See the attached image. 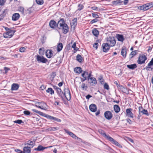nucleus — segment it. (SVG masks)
<instances>
[{"label": "nucleus", "instance_id": "nucleus-1", "mask_svg": "<svg viewBox=\"0 0 153 153\" xmlns=\"http://www.w3.org/2000/svg\"><path fill=\"white\" fill-rule=\"evenodd\" d=\"M106 43L110 46L113 47L116 44V41L114 37H109L107 38Z\"/></svg>", "mask_w": 153, "mask_h": 153}, {"label": "nucleus", "instance_id": "nucleus-2", "mask_svg": "<svg viewBox=\"0 0 153 153\" xmlns=\"http://www.w3.org/2000/svg\"><path fill=\"white\" fill-rule=\"evenodd\" d=\"M147 59V58L145 55H140L137 60V62L139 64H142L145 62Z\"/></svg>", "mask_w": 153, "mask_h": 153}, {"label": "nucleus", "instance_id": "nucleus-3", "mask_svg": "<svg viewBox=\"0 0 153 153\" xmlns=\"http://www.w3.org/2000/svg\"><path fill=\"white\" fill-rule=\"evenodd\" d=\"M16 30H11L3 34V36L5 38H11L14 35Z\"/></svg>", "mask_w": 153, "mask_h": 153}, {"label": "nucleus", "instance_id": "nucleus-4", "mask_svg": "<svg viewBox=\"0 0 153 153\" xmlns=\"http://www.w3.org/2000/svg\"><path fill=\"white\" fill-rule=\"evenodd\" d=\"M64 91V94H65L64 95V96H65L67 100H70L71 99V94L69 89L68 88L67 89L65 88Z\"/></svg>", "mask_w": 153, "mask_h": 153}, {"label": "nucleus", "instance_id": "nucleus-5", "mask_svg": "<svg viewBox=\"0 0 153 153\" xmlns=\"http://www.w3.org/2000/svg\"><path fill=\"white\" fill-rule=\"evenodd\" d=\"M36 59L39 62L46 63L48 61V60L43 56H41L39 55L37 56Z\"/></svg>", "mask_w": 153, "mask_h": 153}, {"label": "nucleus", "instance_id": "nucleus-6", "mask_svg": "<svg viewBox=\"0 0 153 153\" xmlns=\"http://www.w3.org/2000/svg\"><path fill=\"white\" fill-rule=\"evenodd\" d=\"M107 139L110 141L112 143L115 145L118 146L119 147H122L121 145L116 140H114L110 136H108Z\"/></svg>", "mask_w": 153, "mask_h": 153}, {"label": "nucleus", "instance_id": "nucleus-7", "mask_svg": "<svg viewBox=\"0 0 153 153\" xmlns=\"http://www.w3.org/2000/svg\"><path fill=\"white\" fill-rule=\"evenodd\" d=\"M132 109L131 108H129L126 109V115L128 117L133 118L134 117V114L132 112Z\"/></svg>", "mask_w": 153, "mask_h": 153}, {"label": "nucleus", "instance_id": "nucleus-8", "mask_svg": "<svg viewBox=\"0 0 153 153\" xmlns=\"http://www.w3.org/2000/svg\"><path fill=\"white\" fill-rule=\"evenodd\" d=\"M104 114L105 118L108 120H110L112 117L113 114L109 111H105Z\"/></svg>", "mask_w": 153, "mask_h": 153}, {"label": "nucleus", "instance_id": "nucleus-9", "mask_svg": "<svg viewBox=\"0 0 153 153\" xmlns=\"http://www.w3.org/2000/svg\"><path fill=\"white\" fill-rule=\"evenodd\" d=\"M45 117L51 120H53L58 122H61V120L57 118L46 114Z\"/></svg>", "mask_w": 153, "mask_h": 153}, {"label": "nucleus", "instance_id": "nucleus-10", "mask_svg": "<svg viewBox=\"0 0 153 153\" xmlns=\"http://www.w3.org/2000/svg\"><path fill=\"white\" fill-rule=\"evenodd\" d=\"M110 46L107 43H103L102 45L103 50L104 52H107L110 49Z\"/></svg>", "mask_w": 153, "mask_h": 153}, {"label": "nucleus", "instance_id": "nucleus-11", "mask_svg": "<svg viewBox=\"0 0 153 153\" xmlns=\"http://www.w3.org/2000/svg\"><path fill=\"white\" fill-rule=\"evenodd\" d=\"M59 28L62 29L63 32L64 34L67 33L69 29L68 26L67 24L64 25V26L60 27Z\"/></svg>", "mask_w": 153, "mask_h": 153}, {"label": "nucleus", "instance_id": "nucleus-12", "mask_svg": "<svg viewBox=\"0 0 153 153\" xmlns=\"http://www.w3.org/2000/svg\"><path fill=\"white\" fill-rule=\"evenodd\" d=\"M56 92L58 95L63 99L64 97V95H65V94H64V93L62 91L61 89L59 88V89L56 91Z\"/></svg>", "mask_w": 153, "mask_h": 153}, {"label": "nucleus", "instance_id": "nucleus-13", "mask_svg": "<svg viewBox=\"0 0 153 153\" xmlns=\"http://www.w3.org/2000/svg\"><path fill=\"white\" fill-rule=\"evenodd\" d=\"M53 51L51 50H47L46 53V56L49 58H51L53 55Z\"/></svg>", "mask_w": 153, "mask_h": 153}, {"label": "nucleus", "instance_id": "nucleus-14", "mask_svg": "<svg viewBox=\"0 0 153 153\" xmlns=\"http://www.w3.org/2000/svg\"><path fill=\"white\" fill-rule=\"evenodd\" d=\"M89 82L91 85H94L97 83V82L95 78L94 77H91L89 79Z\"/></svg>", "mask_w": 153, "mask_h": 153}, {"label": "nucleus", "instance_id": "nucleus-15", "mask_svg": "<svg viewBox=\"0 0 153 153\" xmlns=\"http://www.w3.org/2000/svg\"><path fill=\"white\" fill-rule=\"evenodd\" d=\"M35 141H33L30 140H29L27 142V143L25 144V145H27L29 146L30 148H33L35 145Z\"/></svg>", "mask_w": 153, "mask_h": 153}, {"label": "nucleus", "instance_id": "nucleus-16", "mask_svg": "<svg viewBox=\"0 0 153 153\" xmlns=\"http://www.w3.org/2000/svg\"><path fill=\"white\" fill-rule=\"evenodd\" d=\"M20 16V15L18 13H15L13 15L12 19L13 21H16L19 19Z\"/></svg>", "mask_w": 153, "mask_h": 153}, {"label": "nucleus", "instance_id": "nucleus-17", "mask_svg": "<svg viewBox=\"0 0 153 153\" xmlns=\"http://www.w3.org/2000/svg\"><path fill=\"white\" fill-rule=\"evenodd\" d=\"M89 109L92 112H95L97 110V106L94 104H91L89 106Z\"/></svg>", "mask_w": 153, "mask_h": 153}, {"label": "nucleus", "instance_id": "nucleus-18", "mask_svg": "<svg viewBox=\"0 0 153 153\" xmlns=\"http://www.w3.org/2000/svg\"><path fill=\"white\" fill-rule=\"evenodd\" d=\"M118 88L121 90L122 92L125 93H127V89L126 88H125L124 86L121 85H119L118 86Z\"/></svg>", "mask_w": 153, "mask_h": 153}, {"label": "nucleus", "instance_id": "nucleus-19", "mask_svg": "<svg viewBox=\"0 0 153 153\" xmlns=\"http://www.w3.org/2000/svg\"><path fill=\"white\" fill-rule=\"evenodd\" d=\"M64 131L68 134L72 138H76V136L74 134V133H73L72 132H71L67 130H66L65 129H64Z\"/></svg>", "mask_w": 153, "mask_h": 153}, {"label": "nucleus", "instance_id": "nucleus-20", "mask_svg": "<svg viewBox=\"0 0 153 153\" xmlns=\"http://www.w3.org/2000/svg\"><path fill=\"white\" fill-rule=\"evenodd\" d=\"M56 22L53 20H51L49 22V26L51 28H54L56 26Z\"/></svg>", "mask_w": 153, "mask_h": 153}, {"label": "nucleus", "instance_id": "nucleus-21", "mask_svg": "<svg viewBox=\"0 0 153 153\" xmlns=\"http://www.w3.org/2000/svg\"><path fill=\"white\" fill-rule=\"evenodd\" d=\"M31 148L29 146H25L23 148V151L24 153H30L31 152Z\"/></svg>", "mask_w": 153, "mask_h": 153}, {"label": "nucleus", "instance_id": "nucleus-22", "mask_svg": "<svg viewBox=\"0 0 153 153\" xmlns=\"http://www.w3.org/2000/svg\"><path fill=\"white\" fill-rule=\"evenodd\" d=\"M19 86L17 84L13 83L11 86V90L12 91L16 90L18 89Z\"/></svg>", "mask_w": 153, "mask_h": 153}, {"label": "nucleus", "instance_id": "nucleus-23", "mask_svg": "<svg viewBox=\"0 0 153 153\" xmlns=\"http://www.w3.org/2000/svg\"><path fill=\"white\" fill-rule=\"evenodd\" d=\"M77 20L76 18H74L73 20V22L71 23V27H73L74 28L75 27L77 24Z\"/></svg>", "mask_w": 153, "mask_h": 153}, {"label": "nucleus", "instance_id": "nucleus-24", "mask_svg": "<svg viewBox=\"0 0 153 153\" xmlns=\"http://www.w3.org/2000/svg\"><path fill=\"white\" fill-rule=\"evenodd\" d=\"M123 2V1H122L121 0H118L113 1L112 3L114 5H117L122 4V3Z\"/></svg>", "mask_w": 153, "mask_h": 153}, {"label": "nucleus", "instance_id": "nucleus-25", "mask_svg": "<svg viewBox=\"0 0 153 153\" xmlns=\"http://www.w3.org/2000/svg\"><path fill=\"white\" fill-rule=\"evenodd\" d=\"M74 71L76 74H79L82 72V70L81 68L77 67L74 68Z\"/></svg>", "mask_w": 153, "mask_h": 153}, {"label": "nucleus", "instance_id": "nucleus-26", "mask_svg": "<svg viewBox=\"0 0 153 153\" xmlns=\"http://www.w3.org/2000/svg\"><path fill=\"white\" fill-rule=\"evenodd\" d=\"M58 24L60 27L63 26L64 25L66 24L65 23L63 19H61L58 22Z\"/></svg>", "mask_w": 153, "mask_h": 153}, {"label": "nucleus", "instance_id": "nucleus-27", "mask_svg": "<svg viewBox=\"0 0 153 153\" xmlns=\"http://www.w3.org/2000/svg\"><path fill=\"white\" fill-rule=\"evenodd\" d=\"M32 111H33L39 114V115H40L41 116H43L44 117H45V115L46 114H45L44 113H43L42 112H41L39 111H38L35 109H32Z\"/></svg>", "mask_w": 153, "mask_h": 153}, {"label": "nucleus", "instance_id": "nucleus-28", "mask_svg": "<svg viewBox=\"0 0 153 153\" xmlns=\"http://www.w3.org/2000/svg\"><path fill=\"white\" fill-rule=\"evenodd\" d=\"M92 33L96 37L99 35V32L97 29L94 28L92 30Z\"/></svg>", "mask_w": 153, "mask_h": 153}, {"label": "nucleus", "instance_id": "nucleus-29", "mask_svg": "<svg viewBox=\"0 0 153 153\" xmlns=\"http://www.w3.org/2000/svg\"><path fill=\"white\" fill-rule=\"evenodd\" d=\"M114 109L116 113H118L120 110V108L118 105H115L114 106Z\"/></svg>", "mask_w": 153, "mask_h": 153}, {"label": "nucleus", "instance_id": "nucleus-30", "mask_svg": "<svg viewBox=\"0 0 153 153\" xmlns=\"http://www.w3.org/2000/svg\"><path fill=\"white\" fill-rule=\"evenodd\" d=\"M117 37L119 41L123 42L124 40L123 36L122 35L117 34Z\"/></svg>", "mask_w": 153, "mask_h": 153}, {"label": "nucleus", "instance_id": "nucleus-31", "mask_svg": "<svg viewBox=\"0 0 153 153\" xmlns=\"http://www.w3.org/2000/svg\"><path fill=\"white\" fill-rule=\"evenodd\" d=\"M121 54L123 57L125 58L126 56V48H123L121 51Z\"/></svg>", "mask_w": 153, "mask_h": 153}, {"label": "nucleus", "instance_id": "nucleus-32", "mask_svg": "<svg viewBox=\"0 0 153 153\" xmlns=\"http://www.w3.org/2000/svg\"><path fill=\"white\" fill-rule=\"evenodd\" d=\"M127 66L128 68L131 69H134L137 67V65L135 64L127 65Z\"/></svg>", "mask_w": 153, "mask_h": 153}, {"label": "nucleus", "instance_id": "nucleus-33", "mask_svg": "<svg viewBox=\"0 0 153 153\" xmlns=\"http://www.w3.org/2000/svg\"><path fill=\"white\" fill-rule=\"evenodd\" d=\"M63 48V45L61 43H59L57 46V51L58 52L60 51Z\"/></svg>", "mask_w": 153, "mask_h": 153}, {"label": "nucleus", "instance_id": "nucleus-34", "mask_svg": "<svg viewBox=\"0 0 153 153\" xmlns=\"http://www.w3.org/2000/svg\"><path fill=\"white\" fill-rule=\"evenodd\" d=\"M59 129V127H50L47 129L48 131H55Z\"/></svg>", "mask_w": 153, "mask_h": 153}, {"label": "nucleus", "instance_id": "nucleus-35", "mask_svg": "<svg viewBox=\"0 0 153 153\" xmlns=\"http://www.w3.org/2000/svg\"><path fill=\"white\" fill-rule=\"evenodd\" d=\"M76 59L78 62L81 63L82 62L83 58L80 55L78 54L76 56Z\"/></svg>", "mask_w": 153, "mask_h": 153}, {"label": "nucleus", "instance_id": "nucleus-36", "mask_svg": "<svg viewBox=\"0 0 153 153\" xmlns=\"http://www.w3.org/2000/svg\"><path fill=\"white\" fill-rule=\"evenodd\" d=\"M46 92L47 93H49L51 95H52L54 94V91L51 88H49L46 90Z\"/></svg>", "mask_w": 153, "mask_h": 153}, {"label": "nucleus", "instance_id": "nucleus-37", "mask_svg": "<svg viewBox=\"0 0 153 153\" xmlns=\"http://www.w3.org/2000/svg\"><path fill=\"white\" fill-rule=\"evenodd\" d=\"M146 7V8L148 10L153 6V3L152 2H150L145 4Z\"/></svg>", "mask_w": 153, "mask_h": 153}, {"label": "nucleus", "instance_id": "nucleus-38", "mask_svg": "<svg viewBox=\"0 0 153 153\" xmlns=\"http://www.w3.org/2000/svg\"><path fill=\"white\" fill-rule=\"evenodd\" d=\"M45 148L43 147L42 146L40 145L39 146L37 147V148H35L34 150L35 151H40L44 150Z\"/></svg>", "mask_w": 153, "mask_h": 153}, {"label": "nucleus", "instance_id": "nucleus-39", "mask_svg": "<svg viewBox=\"0 0 153 153\" xmlns=\"http://www.w3.org/2000/svg\"><path fill=\"white\" fill-rule=\"evenodd\" d=\"M88 75V72L86 71H84L82 74L81 76L83 78L87 79Z\"/></svg>", "mask_w": 153, "mask_h": 153}, {"label": "nucleus", "instance_id": "nucleus-40", "mask_svg": "<svg viewBox=\"0 0 153 153\" xmlns=\"http://www.w3.org/2000/svg\"><path fill=\"white\" fill-rule=\"evenodd\" d=\"M99 132L101 134H103L107 139L108 138V136H109V135H106L105 132L101 129L99 130Z\"/></svg>", "mask_w": 153, "mask_h": 153}, {"label": "nucleus", "instance_id": "nucleus-41", "mask_svg": "<svg viewBox=\"0 0 153 153\" xmlns=\"http://www.w3.org/2000/svg\"><path fill=\"white\" fill-rule=\"evenodd\" d=\"M81 86L82 90H86L88 88L87 86L84 83H82Z\"/></svg>", "mask_w": 153, "mask_h": 153}, {"label": "nucleus", "instance_id": "nucleus-42", "mask_svg": "<svg viewBox=\"0 0 153 153\" xmlns=\"http://www.w3.org/2000/svg\"><path fill=\"white\" fill-rule=\"evenodd\" d=\"M40 103L41 104V107L42 108H43L45 107V106L46 105V104L45 103L43 102H36V104H39Z\"/></svg>", "mask_w": 153, "mask_h": 153}, {"label": "nucleus", "instance_id": "nucleus-43", "mask_svg": "<svg viewBox=\"0 0 153 153\" xmlns=\"http://www.w3.org/2000/svg\"><path fill=\"white\" fill-rule=\"evenodd\" d=\"M78 9L77 10L78 11H80L83 9L84 6L82 4H78Z\"/></svg>", "mask_w": 153, "mask_h": 153}, {"label": "nucleus", "instance_id": "nucleus-44", "mask_svg": "<svg viewBox=\"0 0 153 153\" xmlns=\"http://www.w3.org/2000/svg\"><path fill=\"white\" fill-rule=\"evenodd\" d=\"M141 113H142L143 114H145L147 116H148L149 115V114L148 111L146 110L145 109L142 110V111H141Z\"/></svg>", "mask_w": 153, "mask_h": 153}, {"label": "nucleus", "instance_id": "nucleus-45", "mask_svg": "<svg viewBox=\"0 0 153 153\" xmlns=\"http://www.w3.org/2000/svg\"><path fill=\"white\" fill-rule=\"evenodd\" d=\"M72 48L74 49V50H75L76 51H77L79 49L77 47H76V43L74 42L72 45Z\"/></svg>", "mask_w": 153, "mask_h": 153}, {"label": "nucleus", "instance_id": "nucleus-46", "mask_svg": "<svg viewBox=\"0 0 153 153\" xmlns=\"http://www.w3.org/2000/svg\"><path fill=\"white\" fill-rule=\"evenodd\" d=\"M140 10H143L144 11H146L148 10L146 8V7L145 4L143 5L142 6H141L140 7Z\"/></svg>", "mask_w": 153, "mask_h": 153}, {"label": "nucleus", "instance_id": "nucleus-47", "mask_svg": "<svg viewBox=\"0 0 153 153\" xmlns=\"http://www.w3.org/2000/svg\"><path fill=\"white\" fill-rule=\"evenodd\" d=\"M36 3L40 5H42L43 3V0H36Z\"/></svg>", "mask_w": 153, "mask_h": 153}, {"label": "nucleus", "instance_id": "nucleus-48", "mask_svg": "<svg viewBox=\"0 0 153 153\" xmlns=\"http://www.w3.org/2000/svg\"><path fill=\"white\" fill-rule=\"evenodd\" d=\"M18 10L19 11L21 12L22 13H24V8L22 7H19L18 8Z\"/></svg>", "mask_w": 153, "mask_h": 153}, {"label": "nucleus", "instance_id": "nucleus-49", "mask_svg": "<svg viewBox=\"0 0 153 153\" xmlns=\"http://www.w3.org/2000/svg\"><path fill=\"white\" fill-rule=\"evenodd\" d=\"M13 122L14 123H18V124H21V123H23L22 121L21 120H16L14 121Z\"/></svg>", "mask_w": 153, "mask_h": 153}, {"label": "nucleus", "instance_id": "nucleus-50", "mask_svg": "<svg viewBox=\"0 0 153 153\" xmlns=\"http://www.w3.org/2000/svg\"><path fill=\"white\" fill-rule=\"evenodd\" d=\"M104 88L105 89L108 90L109 89V86L108 84L105 83L104 85Z\"/></svg>", "mask_w": 153, "mask_h": 153}, {"label": "nucleus", "instance_id": "nucleus-51", "mask_svg": "<svg viewBox=\"0 0 153 153\" xmlns=\"http://www.w3.org/2000/svg\"><path fill=\"white\" fill-rule=\"evenodd\" d=\"M145 69H146L147 71H150V69H151V70L152 71L153 68H152L151 66H149L148 65L145 68Z\"/></svg>", "mask_w": 153, "mask_h": 153}, {"label": "nucleus", "instance_id": "nucleus-52", "mask_svg": "<svg viewBox=\"0 0 153 153\" xmlns=\"http://www.w3.org/2000/svg\"><path fill=\"white\" fill-rule=\"evenodd\" d=\"M23 113L26 115H29L30 114V112L29 111L25 110L24 111Z\"/></svg>", "mask_w": 153, "mask_h": 153}, {"label": "nucleus", "instance_id": "nucleus-53", "mask_svg": "<svg viewBox=\"0 0 153 153\" xmlns=\"http://www.w3.org/2000/svg\"><path fill=\"white\" fill-rule=\"evenodd\" d=\"M137 51L135 50L134 51H132L130 53V54L134 57V56H135L137 54Z\"/></svg>", "mask_w": 153, "mask_h": 153}, {"label": "nucleus", "instance_id": "nucleus-54", "mask_svg": "<svg viewBox=\"0 0 153 153\" xmlns=\"http://www.w3.org/2000/svg\"><path fill=\"white\" fill-rule=\"evenodd\" d=\"M92 16L93 18H95L97 19L99 17V15L95 13H92Z\"/></svg>", "mask_w": 153, "mask_h": 153}, {"label": "nucleus", "instance_id": "nucleus-55", "mask_svg": "<svg viewBox=\"0 0 153 153\" xmlns=\"http://www.w3.org/2000/svg\"><path fill=\"white\" fill-rule=\"evenodd\" d=\"M98 20L97 19L95 18L94 19L92 20L90 22V23L91 24L94 23L98 21Z\"/></svg>", "mask_w": 153, "mask_h": 153}, {"label": "nucleus", "instance_id": "nucleus-56", "mask_svg": "<svg viewBox=\"0 0 153 153\" xmlns=\"http://www.w3.org/2000/svg\"><path fill=\"white\" fill-rule=\"evenodd\" d=\"M149 66H152L153 65V58L151 59L150 61L148 64Z\"/></svg>", "mask_w": 153, "mask_h": 153}, {"label": "nucleus", "instance_id": "nucleus-57", "mask_svg": "<svg viewBox=\"0 0 153 153\" xmlns=\"http://www.w3.org/2000/svg\"><path fill=\"white\" fill-rule=\"evenodd\" d=\"M99 80H100V82L101 84H103L104 83V80L103 79L102 77H100L99 78Z\"/></svg>", "mask_w": 153, "mask_h": 153}, {"label": "nucleus", "instance_id": "nucleus-58", "mask_svg": "<svg viewBox=\"0 0 153 153\" xmlns=\"http://www.w3.org/2000/svg\"><path fill=\"white\" fill-rule=\"evenodd\" d=\"M26 49L25 48L22 47L20 48L19 51L21 52H24L25 51Z\"/></svg>", "mask_w": 153, "mask_h": 153}, {"label": "nucleus", "instance_id": "nucleus-59", "mask_svg": "<svg viewBox=\"0 0 153 153\" xmlns=\"http://www.w3.org/2000/svg\"><path fill=\"white\" fill-rule=\"evenodd\" d=\"M98 45H99L98 43H95L93 45V47L96 48V49H97L98 47Z\"/></svg>", "mask_w": 153, "mask_h": 153}, {"label": "nucleus", "instance_id": "nucleus-60", "mask_svg": "<svg viewBox=\"0 0 153 153\" xmlns=\"http://www.w3.org/2000/svg\"><path fill=\"white\" fill-rule=\"evenodd\" d=\"M15 151L18 153H24L23 151L18 149H15Z\"/></svg>", "mask_w": 153, "mask_h": 153}, {"label": "nucleus", "instance_id": "nucleus-61", "mask_svg": "<svg viewBox=\"0 0 153 153\" xmlns=\"http://www.w3.org/2000/svg\"><path fill=\"white\" fill-rule=\"evenodd\" d=\"M4 69L5 71V73L6 74L8 72V71L10 70V68L7 67H4Z\"/></svg>", "mask_w": 153, "mask_h": 153}, {"label": "nucleus", "instance_id": "nucleus-62", "mask_svg": "<svg viewBox=\"0 0 153 153\" xmlns=\"http://www.w3.org/2000/svg\"><path fill=\"white\" fill-rule=\"evenodd\" d=\"M126 120L127 123H128L129 124H130L131 123V120L129 118H127L126 119Z\"/></svg>", "mask_w": 153, "mask_h": 153}, {"label": "nucleus", "instance_id": "nucleus-63", "mask_svg": "<svg viewBox=\"0 0 153 153\" xmlns=\"http://www.w3.org/2000/svg\"><path fill=\"white\" fill-rule=\"evenodd\" d=\"M91 73H90V74H88V75L87 76V79L88 81H89V79L91 77Z\"/></svg>", "mask_w": 153, "mask_h": 153}, {"label": "nucleus", "instance_id": "nucleus-64", "mask_svg": "<svg viewBox=\"0 0 153 153\" xmlns=\"http://www.w3.org/2000/svg\"><path fill=\"white\" fill-rule=\"evenodd\" d=\"M4 3V0H0V5H2Z\"/></svg>", "mask_w": 153, "mask_h": 153}]
</instances>
